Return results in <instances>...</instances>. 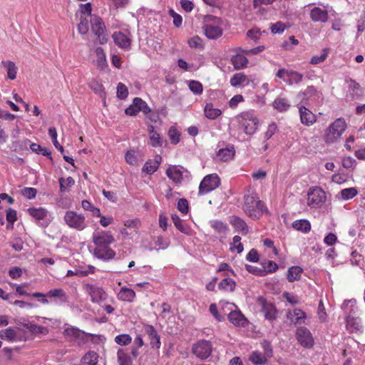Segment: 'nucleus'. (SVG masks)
I'll use <instances>...</instances> for the list:
<instances>
[{
	"label": "nucleus",
	"instance_id": "obj_35",
	"mask_svg": "<svg viewBox=\"0 0 365 365\" xmlns=\"http://www.w3.org/2000/svg\"><path fill=\"white\" fill-rule=\"evenodd\" d=\"M292 227L296 230L301 231L304 233L309 232L311 229V225L307 220H295L292 223Z\"/></svg>",
	"mask_w": 365,
	"mask_h": 365
},
{
	"label": "nucleus",
	"instance_id": "obj_4",
	"mask_svg": "<svg viewBox=\"0 0 365 365\" xmlns=\"http://www.w3.org/2000/svg\"><path fill=\"white\" fill-rule=\"evenodd\" d=\"M65 223L71 228L78 231H82L87 227L88 224L86 217L82 214L71 210L66 211L64 217Z\"/></svg>",
	"mask_w": 365,
	"mask_h": 365
},
{
	"label": "nucleus",
	"instance_id": "obj_21",
	"mask_svg": "<svg viewBox=\"0 0 365 365\" xmlns=\"http://www.w3.org/2000/svg\"><path fill=\"white\" fill-rule=\"evenodd\" d=\"M211 227L220 235V237H224L229 232L228 226L226 223L217 220H214L210 222Z\"/></svg>",
	"mask_w": 365,
	"mask_h": 365
},
{
	"label": "nucleus",
	"instance_id": "obj_22",
	"mask_svg": "<svg viewBox=\"0 0 365 365\" xmlns=\"http://www.w3.org/2000/svg\"><path fill=\"white\" fill-rule=\"evenodd\" d=\"M228 319L236 326L245 327L247 324V319L239 311H232L228 314Z\"/></svg>",
	"mask_w": 365,
	"mask_h": 365
},
{
	"label": "nucleus",
	"instance_id": "obj_14",
	"mask_svg": "<svg viewBox=\"0 0 365 365\" xmlns=\"http://www.w3.org/2000/svg\"><path fill=\"white\" fill-rule=\"evenodd\" d=\"M47 297L53 298V302L58 305H62L68 302V295L62 289L49 290L47 292Z\"/></svg>",
	"mask_w": 365,
	"mask_h": 365
},
{
	"label": "nucleus",
	"instance_id": "obj_49",
	"mask_svg": "<svg viewBox=\"0 0 365 365\" xmlns=\"http://www.w3.org/2000/svg\"><path fill=\"white\" fill-rule=\"evenodd\" d=\"M48 134L51 136V138L52 139V142H53L54 146L56 147V148H57L61 153H63L64 151V149H63V146H61L57 140L56 129L53 127L50 128L48 129Z\"/></svg>",
	"mask_w": 365,
	"mask_h": 365
},
{
	"label": "nucleus",
	"instance_id": "obj_12",
	"mask_svg": "<svg viewBox=\"0 0 365 365\" xmlns=\"http://www.w3.org/2000/svg\"><path fill=\"white\" fill-rule=\"evenodd\" d=\"M21 331L20 329H14L9 327L6 329L0 331V338L1 339L7 340L9 341L26 340L25 338L21 339Z\"/></svg>",
	"mask_w": 365,
	"mask_h": 365
},
{
	"label": "nucleus",
	"instance_id": "obj_30",
	"mask_svg": "<svg viewBox=\"0 0 365 365\" xmlns=\"http://www.w3.org/2000/svg\"><path fill=\"white\" fill-rule=\"evenodd\" d=\"M204 112L206 118L211 120L217 118L222 113L220 109L214 108L212 103H207L205 106Z\"/></svg>",
	"mask_w": 365,
	"mask_h": 365
},
{
	"label": "nucleus",
	"instance_id": "obj_37",
	"mask_svg": "<svg viewBox=\"0 0 365 365\" xmlns=\"http://www.w3.org/2000/svg\"><path fill=\"white\" fill-rule=\"evenodd\" d=\"M235 282L229 277L225 278L218 284V288L224 291H234L235 288Z\"/></svg>",
	"mask_w": 365,
	"mask_h": 365
},
{
	"label": "nucleus",
	"instance_id": "obj_61",
	"mask_svg": "<svg viewBox=\"0 0 365 365\" xmlns=\"http://www.w3.org/2000/svg\"><path fill=\"white\" fill-rule=\"evenodd\" d=\"M262 347L264 349V355H265L267 358H271L272 356V348L270 343L267 340H263L261 342Z\"/></svg>",
	"mask_w": 365,
	"mask_h": 365
},
{
	"label": "nucleus",
	"instance_id": "obj_60",
	"mask_svg": "<svg viewBox=\"0 0 365 365\" xmlns=\"http://www.w3.org/2000/svg\"><path fill=\"white\" fill-rule=\"evenodd\" d=\"M80 23L78 25V31L81 34H86L88 31V23L86 18L81 16Z\"/></svg>",
	"mask_w": 365,
	"mask_h": 365
},
{
	"label": "nucleus",
	"instance_id": "obj_23",
	"mask_svg": "<svg viewBox=\"0 0 365 365\" xmlns=\"http://www.w3.org/2000/svg\"><path fill=\"white\" fill-rule=\"evenodd\" d=\"M301 121L303 124L310 125L316 121L315 115L305 107L299 108Z\"/></svg>",
	"mask_w": 365,
	"mask_h": 365
},
{
	"label": "nucleus",
	"instance_id": "obj_33",
	"mask_svg": "<svg viewBox=\"0 0 365 365\" xmlns=\"http://www.w3.org/2000/svg\"><path fill=\"white\" fill-rule=\"evenodd\" d=\"M235 151L234 148L230 147L220 149L217 153V157L222 161H227L231 160L235 155Z\"/></svg>",
	"mask_w": 365,
	"mask_h": 365
},
{
	"label": "nucleus",
	"instance_id": "obj_28",
	"mask_svg": "<svg viewBox=\"0 0 365 365\" xmlns=\"http://www.w3.org/2000/svg\"><path fill=\"white\" fill-rule=\"evenodd\" d=\"M346 328L352 333L360 331L361 329L360 319L349 314L346 317Z\"/></svg>",
	"mask_w": 365,
	"mask_h": 365
},
{
	"label": "nucleus",
	"instance_id": "obj_46",
	"mask_svg": "<svg viewBox=\"0 0 365 365\" xmlns=\"http://www.w3.org/2000/svg\"><path fill=\"white\" fill-rule=\"evenodd\" d=\"M30 148L33 152L41 154L43 156H48L51 159V152L46 148H42L40 145L37 143H31L30 145Z\"/></svg>",
	"mask_w": 365,
	"mask_h": 365
},
{
	"label": "nucleus",
	"instance_id": "obj_47",
	"mask_svg": "<svg viewBox=\"0 0 365 365\" xmlns=\"http://www.w3.org/2000/svg\"><path fill=\"white\" fill-rule=\"evenodd\" d=\"M114 341L120 346H126L132 341V337L129 334H123L116 336Z\"/></svg>",
	"mask_w": 365,
	"mask_h": 365
},
{
	"label": "nucleus",
	"instance_id": "obj_62",
	"mask_svg": "<svg viewBox=\"0 0 365 365\" xmlns=\"http://www.w3.org/2000/svg\"><path fill=\"white\" fill-rule=\"evenodd\" d=\"M125 161L130 164L135 165L138 163V158L133 150H129L125 153Z\"/></svg>",
	"mask_w": 365,
	"mask_h": 365
},
{
	"label": "nucleus",
	"instance_id": "obj_41",
	"mask_svg": "<svg viewBox=\"0 0 365 365\" xmlns=\"http://www.w3.org/2000/svg\"><path fill=\"white\" fill-rule=\"evenodd\" d=\"M247 80V76L242 73L234 74L230 78V83L232 86L237 87Z\"/></svg>",
	"mask_w": 365,
	"mask_h": 365
},
{
	"label": "nucleus",
	"instance_id": "obj_55",
	"mask_svg": "<svg viewBox=\"0 0 365 365\" xmlns=\"http://www.w3.org/2000/svg\"><path fill=\"white\" fill-rule=\"evenodd\" d=\"M246 270L250 273L255 274L257 276L264 277L266 276V272L262 269V267H257L255 266L246 264L245 265Z\"/></svg>",
	"mask_w": 365,
	"mask_h": 365
},
{
	"label": "nucleus",
	"instance_id": "obj_39",
	"mask_svg": "<svg viewBox=\"0 0 365 365\" xmlns=\"http://www.w3.org/2000/svg\"><path fill=\"white\" fill-rule=\"evenodd\" d=\"M231 223L237 230L242 233L246 234L248 232V226L242 219L235 217L231 220Z\"/></svg>",
	"mask_w": 365,
	"mask_h": 365
},
{
	"label": "nucleus",
	"instance_id": "obj_53",
	"mask_svg": "<svg viewBox=\"0 0 365 365\" xmlns=\"http://www.w3.org/2000/svg\"><path fill=\"white\" fill-rule=\"evenodd\" d=\"M190 90L196 95L201 94L203 91L202 85L197 81H191L189 83Z\"/></svg>",
	"mask_w": 365,
	"mask_h": 365
},
{
	"label": "nucleus",
	"instance_id": "obj_27",
	"mask_svg": "<svg viewBox=\"0 0 365 365\" xmlns=\"http://www.w3.org/2000/svg\"><path fill=\"white\" fill-rule=\"evenodd\" d=\"M98 354L94 351H88L81 359V365H99Z\"/></svg>",
	"mask_w": 365,
	"mask_h": 365
},
{
	"label": "nucleus",
	"instance_id": "obj_5",
	"mask_svg": "<svg viewBox=\"0 0 365 365\" xmlns=\"http://www.w3.org/2000/svg\"><path fill=\"white\" fill-rule=\"evenodd\" d=\"M220 185V179L216 174L206 175L199 185V195H204L214 190Z\"/></svg>",
	"mask_w": 365,
	"mask_h": 365
},
{
	"label": "nucleus",
	"instance_id": "obj_1",
	"mask_svg": "<svg viewBox=\"0 0 365 365\" xmlns=\"http://www.w3.org/2000/svg\"><path fill=\"white\" fill-rule=\"evenodd\" d=\"M245 213L252 220H258L269 211L264 203L255 193L247 195L244 198L242 206Z\"/></svg>",
	"mask_w": 365,
	"mask_h": 365
},
{
	"label": "nucleus",
	"instance_id": "obj_2",
	"mask_svg": "<svg viewBox=\"0 0 365 365\" xmlns=\"http://www.w3.org/2000/svg\"><path fill=\"white\" fill-rule=\"evenodd\" d=\"M346 128V123L344 119L340 118L336 119L330 125L324 135V140L327 143H333L339 140Z\"/></svg>",
	"mask_w": 365,
	"mask_h": 365
},
{
	"label": "nucleus",
	"instance_id": "obj_15",
	"mask_svg": "<svg viewBox=\"0 0 365 365\" xmlns=\"http://www.w3.org/2000/svg\"><path fill=\"white\" fill-rule=\"evenodd\" d=\"M145 331L149 336L151 347L156 349H160L161 343L156 329L152 325H146Z\"/></svg>",
	"mask_w": 365,
	"mask_h": 365
},
{
	"label": "nucleus",
	"instance_id": "obj_34",
	"mask_svg": "<svg viewBox=\"0 0 365 365\" xmlns=\"http://www.w3.org/2000/svg\"><path fill=\"white\" fill-rule=\"evenodd\" d=\"M289 106V101L284 98L278 97L273 102V107L279 112L287 110Z\"/></svg>",
	"mask_w": 365,
	"mask_h": 365
},
{
	"label": "nucleus",
	"instance_id": "obj_20",
	"mask_svg": "<svg viewBox=\"0 0 365 365\" xmlns=\"http://www.w3.org/2000/svg\"><path fill=\"white\" fill-rule=\"evenodd\" d=\"M148 132L151 145L155 148L162 147L164 140L160 133L155 130L153 125H150L148 126Z\"/></svg>",
	"mask_w": 365,
	"mask_h": 365
},
{
	"label": "nucleus",
	"instance_id": "obj_52",
	"mask_svg": "<svg viewBox=\"0 0 365 365\" xmlns=\"http://www.w3.org/2000/svg\"><path fill=\"white\" fill-rule=\"evenodd\" d=\"M346 83L348 85V88L349 91L352 92L353 96H359L360 95V85L352 79L346 80Z\"/></svg>",
	"mask_w": 365,
	"mask_h": 365
},
{
	"label": "nucleus",
	"instance_id": "obj_13",
	"mask_svg": "<svg viewBox=\"0 0 365 365\" xmlns=\"http://www.w3.org/2000/svg\"><path fill=\"white\" fill-rule=\"evenodd\" d=\"M287 317L290 322L294 325L302 324L304 323L307 318L306 313L300 309H294L292 311H288Z\"/></svg>",
	"mask_w": 365,
	"mask_h": 365
},
{
	"label": "nucleus",
	"instance_id": "obj_17",
	"mask_svg": "<svg viewBox=\"0 0 365 365\" xmlns=\"http://www.w3.org/2000/svg\"><path fill=\"white\" fill-rule=\"evenodd\" d=\"M161 160L160 155H155L153 160H149L145 163L143 171L149 175L154 173L158 169Z\"/></svg>",
	"mask_w": 365,
	"mask_h": 365
},
{
	"label": "nucleus",
	"instance_id": "obj_31",
	"mask_svg": "<svg viewBox=\"0 0 365 365\" xmlns=\"http://www.w3.org/2000/svg\"><path fill=\"white\" fill-rule=\"evenodd\" d=\"M269 358L259 351H253L249 356V360L255 365H262L265 364Z\"/></svg>",
	"mask_w": 365,
	"mask_h": 365
},
{
	"label": "nucleus",
	"instance_id": "obj_36",
	"mask_svg": "<svg viewBox=\"0 0 365 365\" xmlns=\"http://www.w3.org/2000/svg\"><path fill=\"white\" fill-rule=\"evenodd\" d=\"M172 220L176 227V228L184 234H188L190 232V228L187 225H186L183 221L177 215H172Z\"/></svg>",
	"mask_w": 365,
	"mask_h": 365
},
{
	"label": "nucleus",
	"instance_id": "obj_25",
	"mask_svg": "<svg viewBox=\"0 0 365 365\" xmlns=\"http://www.w3.org/2000/svg\"><path fill=\"white\" fill-rule=\"evenodd\" d=\"M114 241L113 237L109 233H103L93 237V242L97 247H105L111 244Z\"/></svg>",
	"mask_w": 365,
	"mask_h": 365
},
{
	"label": "nucleus",
	"instance_id": "obj_50",
	"mask_svg": "<svg viewBox=\"0 0 365 365\" xmlns=\"http://www.w3.org/2000/svg\"><path fill=\"white\" fill-rule=\"evenodd\" d=\"M263 311L266 319L273 320L276 318V309L272 304L264 305Z\"/></svg>",
	"mask_w": 365,
	"mask_h": 365
},
{
	"label": "nucleus",
	"instance_id": "obj_11",
	"mask_svg": "<svg viewBox=\"0 0 365 365\" xmlns=\"http://www.w3.org/2000/svg\"><path fill=\"white\" fill-rule=\"evenodd\" d=\"M27 212L33 218H34L36 222L42 226L47 227L49 224L50 220L48 218V211L43 207H31L27 210Z\"/></svg>",
	"mask_w": 365,
	"mask_h": 365
},
{
	"label": "nucleus",
	"instance_id": "obj_10",
	"mask_svg": "<svg viewBox=\"0 0 365 365\" xmlns=\"http://www.w3.org/2000/svg\"><path fill=\"white\" fill-rule=\"evenodd\" d=\"M296 338L297 341L305 348H312L314 345V339L309 330L304 327L296 329Z\"/></svg>",
	"mask_w": 365,
	"mask_h": 365
},
{
	"label": "nucleus",
	"instance_id": "obj_45",
	"mask_svg": "<svg viewBox=\"0 0 365 365\" xmlns=\"http://www.w3.org/2000/svg\"><path fill=\"white\" fill-rule=\"evenodd\" d=\"M302 74L294 70H290L287 83L289 85H292L293 83H299L302 81Z\"/></svg>",
	"mask_w": 365,
	"mask_h": 365
},
{
	"label": "nucleus",
	"instance_id": "obj_64",
	"mask_svg": "<svg viewBox=\"0 0 365 365\" xmlns=\"http://www.w3.org/2000/svg\"><path fill=\"white\" fill-rule=\"evenodd\" d=\"M21 193L28 199H33L36 197L37 191L33 187H25L21 190Z\"/></svg>",
	"mask_w": 365,
	"mask_h": 365
},
{
	"label": "nucleus",
	"instance_id": "obj_40",
	"mask_svg": "<svg viewBox=\"0 0 365 365\" xmlns=\"http://www.w3.org/2000/svg\"><path fill=\"white\" fill-rule=\"evenodd\" d=\"M261 266L262 269L266 272V275L269 273L276 272L278 269V265L271 260H262L261 262Z\"/></svg>",
	"mask_w": 365,
	"mask_h": 365
},
{
	"label": "nucleus",
	"instance_id": "obj_18",
	"mask_svg": "<svg viewBox=\"0 0 365 365\" xmlns=\"http://www.w3.org/2000/svg\"><path fill=\"white\" fill-rule=\"evenodd\" d=\"M205 36L210 39H215L220 37L222 34V29L212 24H206L203 26Z\"/></svg>",
	"mask_w": 365,
	"mask_h": 365
},
{
	"label": "nucleus",
	"instance_id": "obj_51",
	"mask_svg": "<svg viewBox=\"0 0 365 365\" xmlns=\"http://www.w3.org/2000/svg\"><path fill=\"white\" fill-rule=\"evenodd\" d=\"M264 46H259L256 48H252V49H244L241 47H238L235 49V51L242 52V53L247 54V55H256L262 51L264 50Z\"/></svg>",
	"mask_w": 365,
	"mask_h": 365
},
{
	"label": "nucleus",
	"instance_id": "obj_26",
	"mask_svg": "<svg viewBox=\"0 0 365 365\" xmlns=\"http://www.w3.org/2000/svg\"><path fill=\"white\" fill-rule=\"evenodd\" d=\"M117 297L120 301L131 302L135 298V292L132 289L124 287L120 289Z\"/></svg>",
	"mask_w": 365,
	"mask_h": 365
},
{
	"label": "nucleus",
	"instance_id": "obj_32",
	"mask_svg": "<svg viewBox=\"0 0 365 365\" xmlns=\"http://www.w3.org/2000/svg\"><path fill=\"white\" fill-rule=\"evenodd\" d=\"M1 64L4 65L6 69L8 78L11 80H14L16 78V73L18 70L15 63L11 61H2Z\"/></svg>",
	"mask_w": 365,
	"mask_h": 365
},
{
	"label": "nucleus",
	"instance_id": "obj_19",
	"mask_svg": "<svg viewBox=\"0 0 365 365\" xmlns=\"http://www.w3.org/2000/svg\"><path fill=\"white\" fill-rule=\"evenodd\" d=\"M237 53L231 58V63L235 70H241L247 67L248 59L241 52L237 51Z\"/></svg>",
	"mask_w": 365,
	"mask_h": 365
},
{
	"label": "nucleus",
	"instance_id": "obj_9",
	"mask_svg": "<svg viewBox=\"0 0 365 365\" xmlns=\"http://www.w3.org/2000/svg\"><path fill=\"white\" fill-rule=\"evenodd\" d=\"M212 350V344L207 340H200L192 346L193 354L202 360L207 359L210 356Z\"/></svg>",
	"mask_w": 365,
	"mask_h": 365
},
{
	"label": "nucleus",
	"instance_id": "obj_42",
	"mask_svg": "<svg viewBox=\"0 0 365 365\" xmlns=\"http://www.w3.org/2000/svg\"><path fill=\"white\" fill-rule=\"evenodd\" d=\"M358 194V190L356 187H349L341 190V197L344 200H348L354 198Z\"/></svg>",
	"mask_w": 365,
	"mask_h": 365
},
{
	"label": "nucleus",
	"instance_id": "obj_48",
	"mask_svg": "<svg viewBox=\"0 0 365 365\" xmlns=\"http://www.w3.org/2000/svg\"><path fill=\"white\" fill-rule=\"evenodd\" d=\"M137 98L133 99V103L125 109V113L130 116H135L140 112V106L138 102L136 101Z\"/></svg>",
	"mask_w": 365,
	"mask_h": 365
},
{
	"label": "nucleus",
	"instance_id": "obj_58",
	"mask_svg": "<svg viewBox=\"0 0 365 365\" xmlns=\"http://www.w3.org/2000/svg\"><path fill=\"white\" fill-rule=\"evenodd\" d=\"M28 328L29 330L34 334H41L43 335H46L48 333V330L46 327L37 325V324H30Z\"/></svg>",
	"mask_w": 365,
	"mask_h": 365
},
{
	"label": "nucleus",
	"instance_id": "obj_16",
	"mask_svg": "<svg viewBox=\"0 0 365 365\" xmlns=\"http://www.w3.org/2000/svg\"><path fill=\"white\" fill-rule=\"evenodd\" d=\"M112 38L115 43L121 48L127 49L130 46V38L121 31L115 32L112 35Z\"/></svg>",
	"mask_w": 365,
	"mask_h": 365
},
{
	"label": "nucleus",
	"instance_id": "obj_57",
	"mask_svg": "<svg viewBox=\"0 0 365 365\" xmlns=\"http://www.w3.org/2000/svg\"><path fill=\"white\" fill-rule=\"evenodd\" d=\"M318 191L319 190L317 189H313L308 192V204L309 205H314L318 204L319 201V200L317 199V197L319 196Z\"/></svg>",
	"mask_w": 365,
	"mask_h": 365
},
{
	"label": "nucleus",
	"instance_id": "obj_59",
	"mask_svg": "<svg viewBox=\"0 0 365 365\" xmlns=\"http://www.w3.org/2000/svg\"><path fill=\"white\" fill-rule=\"evenodd\" d=\"M128 91L127 87L122 83H119L117 86V96L118 98L123 100L127 98Z\"/></svg>",
	"mask_w": 365,
	"mask_h": 365
},
{
	"label": "nucleus",
	"instance_id": "obj_7",
	"mask_svg": "<svg viewBox=\"0 0 365 365\" xmlns=\"http://www.w3.org/2000/svg\"><path fill=\"white\" fill-rule=\"evenodd\" d=\"M83 289L91 297L93 303L100 304L106 301L108 297V294L102 287L94 284H86L83 286Z\"/></svg>",
	"mask_w": 365,
	"mask_h": 365
},
{
	"label": "nucleus",
	"instance_id": "obj_6",
	"mask_svg": "<svg viewBox=\"0 0 365 365\" xmlns=\"http://www.w3.org/2000/svg\"><path fill=\"white\" fill-rule=\"evenodd\" d=\"M63 336L67 340L77 345H83L88 342L87 333L73 327H69L65 329Z\"/></svg>",
	"mask_w": 365,
	"mask_h": 365
},
{
	"label": "nucleus",
	"instance_id": "obj_44",
	"mask_svg": "<svg viewBox=\"0 0 365 365\" xmlns=\"http://www.w3.org/2000/svg\"><path fill=\"white\" fill-rule=\"evenodd\" d=\"M96 53L98 57L97 63L98 67L101 69L104 68L107 65V62L103 49L101 47H98L96 50Z\"/></svg>",
	"mask_w": 365,
	"mask_h": 365
},
{
	"label": "nucleus",
	"instance_id": "obj_54",
	"mask_svg": "<svg viewBox=\"0 0 365 365\" xmlns=\"http://www.w3.org/2000/svg\"><path fill=\"white\" fill-rule=\"evenodd\" d=\"M168 135L170 138L171 143L177 144L179 143L180 134L175 127L172 126L170 128Z\"/></svg>",
	"mask_w": 365,
	"mask_h": 365
},
{
	"label": "nucleus",
	"instance_id": "obj_56",
	"mask_svg": "<svg viewBox=\"0 0 365 365\" xmlns=\"http://www.w3.org/2000/svg\"><path fill=\"white\" fill-rule=\"evenodd\" d=\"M187 43L191 48H203L202 40L198 36H192L188 40Z\"/></svg>",
	"mask_w": 365,
	"mask_h": 365
},
{
	"label": "nucleus",
	"instance_id": "obj_24",
	"mask_svg": "<svg viewBox=\"0 0 365 365\" xmlns=\"http://www.w3.org/2000/svg\"><path fill=\"white\" fill-rule=\"evenodd\" d=\"M95 255L100 259H109L115 256V252L108 246L97 247L94 250Z\"/></svg>",
	"mask_w": 365,
	"mask_h": 365
},
{
	"label": "nucleus",
	"instance_id": "obj_38",
	"mask_svg": "<svg viewBox=\"0 0 365 365\" xmlns=\"http://www.w3.org/2000/svg\"><path fill=\"white\" fill-rule=\"evenodd\" d=\"M302 269L298 266H294L288 269L287 279L289 282H294L300 278Z\"/></svg>",
	"mask_w": 365,
	"mask_h": 365
},
{
	"label": "nucleus",
	"instance_id": "obj_8",
	"mask_svg": "<svg viewBox=\"0 0 365 365\" xmlns=\"http://www.w3.org/2000/svg\"><path fill=\"white\" fill-rule=\"evenodd\" d=\"M91 30L97 37L100 44H104L107 42V35L106 34V26L102 19L96 16H91Z\"/></svg>",
	"mask_w": 365,
	"mask_h": 365
},
{
	"label": "nucleus",
	"instance_id": "obj_63",
	"mask_svg": "<svg viewBox=\"0 0 365 365\" xmlns=\"http://www.w3.org/2000/svg\"><path fill=\"white\" fill-rule=\"evenodd\" d=\"M247 36L254 41H257L261 36V31L259 29L254 28L247 31Z\"/></svg>",
	"mask_w": 365,
	"mask_h": 365
},
{
	"label": "nucleus",
	"instance_id": "obj_29",
	"mask_svg": "<svg viewBox=\"0 0 365 365\" xmlns=\"http://www.w3.org/2000/svg\"><path fill=\"white\" fill-rule=\"evenodd\" d=\"M166 175L175 182H180L182 179V173L177 166L168 168L166 170Z\"/></svg>",
	"mask_w": 365,
	"mask_h": 365
},
{
	"label": "nucleus",
	"instance_id": "obj_3",
	"mask_svg": "<svg viewBox=\"0 0 365 365\" xmlns=\"http://www.w3.org/2000/svg\"><path fill=\"white\" fill-rule=\"evenodd\" d=\"M237 119L247 135H253L256 132L259 121L253 113L243 112L237 115Z\"/></svg>",
	"mask_w": 365,
	"mask_h": 365
},
{
	"label": "nucleus",
	"instance_id": "obj_43",
	"mask_svg": "<svg viewBox=\"0 0 365 365\" xmlns=\"http://www.w3.org/2000/svg\"><path fill=\"white\" fill-rule=\"evenodd\" d=\"M117 356L120 365H132L130 357L123 349L118 351Z\"/></svg>",
	"mask_w": 365,
	"mask_h": 365
}]
</instances>
